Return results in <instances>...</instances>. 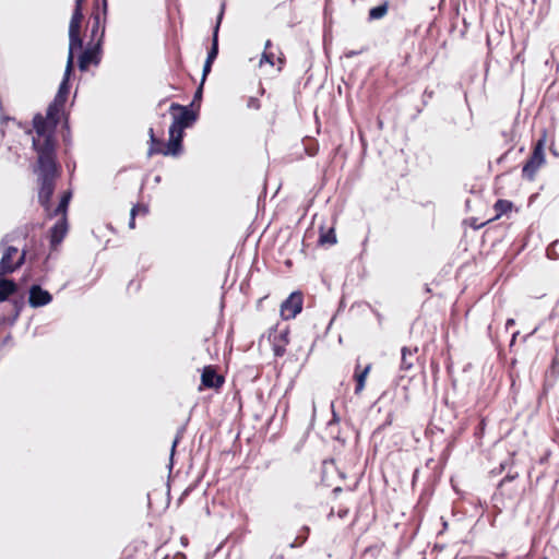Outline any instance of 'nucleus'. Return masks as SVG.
I'll use <instances>...</instances> for the list:
<instances>
[{
  "instance_id": "obj_37",
  "label": "nucleus",
  "mask_w": 559,
  "mask_h": 559,
  "mask_svg": "<svg viewBox=\"0 0 559 559\" xmlns=\"http://www.w3.org/2000/svg\"><path fill=\"white\" fill-rule=\"evenodd\" d=\"M199 481H200V478L197 479L194 483L190 484L183 491L182 493L180 495V497L178 498V503H181L187 497L190 496V493L192 491L195 490V488L198 487L199 485Z\"/></svg>"
},
{
  "instance_id": "obj_33",
  "label": "nucleus",
  "mask_w": 559,
  "mask_h": 559,
  "mask_svg": "<svg viewBox=\"0 0 559 559\" xmlns=\"http://www.w3.org/2000/svg\"><path fill=\"white\" fill-rule=\"evenodd\" d=\"M141 207V212L143 214H147L148 213V206L146 204H135L132 206L131 211H130V219H129V228L133 229L135 228V216H136V210H139Z\"/></svg>"
},
{
  "instance_id": "obj_5",
  "label": "nucleus",
  "mask_w": 559,
  "mask_h": 559,
  "mask_svg": "<svg viewBox=\"0 0 559 559\" xmlns=\"http://www.w3.org/2000/svg\"><path fill=\"white\" fill-rule=\"evenodd\" d=\"M192 104L181 105L179 103H171L169 112L173 116V121L181 128L189 129L195 124L200 117L199 108L192 109Z\"/></svg>"
},
{
  "instance_id": "obj_50",
  "label": "nucleus",
  "mask_w": 559,
  "mask_h": 559,
  "mask_svg": "<svg viewBox=\"0 0 559 559\" xmlns=\"http://www.w3.org/2000/svg\"><path fill=\"white\" fill-rule=\"evenodd\" d=\"M484 225H485V223H479V224H478V223H477V218H475V217H471V218H469V226H471L473 229H475V230H477V229L481 228Z\"/></svg>"
},
{
  "instance_id": "obj_38",
  "label": "nucleus",
  "mask_w": 559,
  "mask_h": 559,
  "mask_svg": "<svg viewBox=\"0 0 559 559\" xmlns=\"http://www.w3.org/2000/svg\"><path fill=\"white\" fill-rule=\"evenodd\" d=\"M78 53V68L81 72H86L88 70V67L92 66V62H90L80 52Z\"/></svg>"
},
{
  "instance_id": "obj_18",
  "label": "nucleus",
  "mask_w": 559,
  "mask_h": 559,
  "mask_svg": "<svg viewBox=\"0 0 559 559\" xmlns=\"http://www.w3.org/2000/svg\"><path fill=\"white\" fill-rule=\"evenodd\" d=\"M169 142H165L163 139H155L153 141H148V150L147 156L151 157L153 155L160 154L163 156L178 157L177 154L171 153Z\"/></svg>"
},
{
  "instance_id": "obj_36",
  "label": "nucleus",
  "mask_w": 559,
  "mask_h": 559,
  "mask_svg": "<svg viewBox=\"0 0 559 559\" xmlns=\"http://www.w3.org/2000/svg\"><path fill=\"white\" fill-rule=\"evenodd\" d=\"M204 83L203 81L200 82L198 87L194 91L193 98H192V105L198 104V108L200 109L201 102L203 99V91H204Z\"/></svg>"
},
{
  "instance_id": "obj_25",
  "label": "nucleus",
  "mask_w": 559,
  "mask_h": 559,
  "mask_svg": "<svg viewBox=\"0 0 559 559\" xmlns=\"http://www.w3.org/2000/svg\"><path fill=\"white\" fill-rule=\"evenodd\" d=\"M28 237V228L27 226L19 227L11 233L3 236V238L0 241V246H4L8 242H14L19 240L20 238L26 239Z\"/></svg>"
},
{
  "instance_id": "obj_43",
  "label": "nucleus",
  "mask_w": 559,
  "mask_h": 559,
  "mask_svg": "<svg viewBox=\"0 0 559 559\" xmlns=\"http://www.w3.org/2000/svg\"><path fill=\"white\" fill-rule=\"evenodd\" d=\"M512 151H513V146H511V147H510V148H508L503 154H501V155L497 158L496 163H497L498 165H501V164H504V163H507L508 160H510L511 155H512Z\"/></svg>"
},
{
  "instance_id": "obj_28",
  "label": "nucleus",
  "mask_w": 559,
  "mask_h": 559,
  "mask_svg": "<svg viewBox=\"0 0 559 559\" xmlns=\"http://www.w3.org/2000/svg\"><path fill=\"white\" fill-rule=\"evenodd\" d=\"M70 90H71V84H67V83H61L59 84L58 86V90H57V93L53 97L52 100H56L60 104H66L67 105V102H68V98H69V94H70Z\"/></svg>"
},
{
  "instance_id": "obj_7",
  "label": "nucleus",
  "mask_w": 559,
  "mask_h": 559,
  "mask_svg": "<svg viewBox=\"0 0 559 559\" xmlns=\"http://www.w3.org/2000/svg\"><path fill=\"white\" fill-rule=\"evenodd\" d=\"M304 307V294L301 290L292 292L281 304L280 314L283 320L295 319Z\"/></svg>"
},
{
  "instance_id": "obj_61",
  "label": "nucleus",
  "mask_w": 559,
  "mask_h": 559,
  "mask_svg": "<svg viewBox=\"0 0 559 559\" xmlns=\"http://www.w3.org/2000/svg\"><path fill=\"white\" fill-rule=\"evenodd\" d=\"M515 324V320L513 318H509L507 321H506V329L509 330L511 326H513Z\"/></svg>"
},
{
  "instance_id": "obj_4",
  "label": "nucleus",
  "mask_w": 559,
  "mask_h": 559,
  "mask_svg": "<svg viewBox=\"0 0 559 559\" xmlns=\"http://www.w3.org/2000/svg\"><path fill=\"white\" fill-rule=\"evenodd\" d=\"M107 15H108V0H102L100 4L96 3L93 7L92 13H91V29H90V36L88 41L90 43H97V40H100L104 45L105 43V34H106V24H107Z\"/></svg>"
},
{
  "instance_id": "obj_6",
  "label": "nucleus",
  "mask_w": 559,
  "mask_h": 559,
  "mask_svg": "<svg viewBox=\"0 0 559 559\" xmlns=\"http://www.w3.org/2000/svg\"><path fill=\"white\" fill-rule=\"evenodd\" d=\"M45 283V276H37L35 283H33L27 289V304L31 308L37 309L49 305L53 297L51 293L43 288Z\"/></svg>"
},
{
  "instance_id": "obj_30",
  "label": "nucleus",
  "mask_w": 559,
  "mask_h": 559,
  "mask_svg": "<svg viewBox=\"0 0 559 559\" xmlns=\"http://www.w3.org/2000/svg\"><path fill=\"white\" fill-rule=\"evenodd\" d=\"M49 259H50V254H46L45 258L43 259V261H38L36 262L34 265H32V269L34 270L35 273H41L40 276H45V281L47 280V274L48 272L51 270L50 265H49Z\"/></svg>"
},
{
  "instance_id": "obj_35",
  "label": "nucleus",
  "mask_w": 559,
  "mask_h": 559,
  "mask_svg": "<svg viewBox=\"0 0 559 559\" xmlns=\"http://www.w3.org/2000/svg\"><path fill=\"white\" fill-rule=\"evenodd\" d=\"M286 345L277 341V336H274L272 350L275 357H283L286 352Z\"/></svg>"
},
{
  "instance_id": "obj_47",
  "label": "nucleus",
  "mask_w": 559,
  "mask_h": 559,
  "mask_svg": "<svg viewBox=\"0 0 559 559\" xmlns=\"http://www.w3.org/2000/svg\"><path fill=\"white\" fill-rule=\"evenodd\" d=\"M366 50H367V47H362V48H361V49H359V50H346V51L344 52V55H343V56H344L345 58H348V59H349V58H354V57H356V56H358V55L362 53V52H364V51H366Z\"/></svg>"
},
{
  "instance_id": "obj_24",
  "label": "nucleus",
  "mask_w": 559,
  "mask_h": 559,
  "mask_svg": "<svg viewBox=\"0 0 559 559\" xmlns=\"http://www.w3.org/2000/svg\"><path fill=\"white\" fill-rule=\"evenodd\" d=\"M389 5H390L389 1L384 0L380 4L370 8L368 11V20L369 21H378V20L383 19L389 11Z\"/></svg>"
},
{
  "instance_id": "obj_63",
  "label": "nucleus",
  "mask_w": 559,
  "mask_h": 559,
  "mask_svg": "<svg viewBox=\"0 0 559 559\" xmlns=\"http://www.w3.org/2000/svg\"><path fill=\"white\" fill-rule=\"evenodd\" d=\"M66 166H67L68 170L70 171V174H73V171L75 169V163L74 162L73 163L67 162Z\"/></svg>"
},
{
  "instance_id": "obj_31",
  "label": "nucleus",
  "mask_w": 559,
  "mask_h": 559,
  "mask_svg": "<svg viewBox=\"0 0 559 559\" xmlns=\"http://www.w3.org/2000/svg\"><path fill=\"white\" fill-rule=\"evenodd\" d=\"M546 144H547V129L543 128L540 130L539 138L533 143L532 151L539 153V154H545Z\"/></svg>"
},
{
  "instance_id": "obj_32",
  "label": "nucleus",
  "mask_w": 559,
  "mask_h": 559,
  "mask_svg": "<svg viewBox=\"0 0 559 559\" xmlns=\"http://www.w3.org/2000/svg\"><path fill=\"white\" fill-rule=\"evenodd\" d=\"M507 469L508 471H507V474L504 475V477H502L499 480L500 488L506 487L510 483H513L519 477V473L516 471H513L510 463H509V466L507 467Z\"/></svg>"
},
{
  "instance_id": "obj_20",
  "label": "nucleus",
  "mask_w": 559,
  "mask_h": 559,
  "mask_svg": "<svg viewBox=\"0 0 559 559\" xmlns=\"http://www.w3.org/2000/svg\"><path fill=\"white\" fill-rule=\"evenodd\" d=\"M29 252V264L34 265L38 262L45 253V246L41 240H37L35 237L29 239L28 245H26Z\"/></svg>"
},
{
  "instance_id": "obj_49",
  "label": "nucleus",
  "mask_w": 559,
  "mask_h": 559,
  "mask_svg": "<svg viewBox=\"0 0 559 559\" xmlns=\"http://www.w3.org/2000/svg\"><path fill=\"white\" fill-rule=\"evenodd\" d=\"M340 423V416L338 414L335 412L334 409V405L332 404V418L330 419V421L328 423V426H333L334 424H338Z\"/></svg>"
},
{
  "instance_id": "obj_40",
  "label": "nucleus",
  "mask_w": 559,
  "mask_h": 559,
  "mask_svg": "<svg viewBox=\"0 0 559 559\" xmlns=\"http://www.w3.org/2000/svg\"><path fill=\"white\" fill-rule=\"evenodd\" d=\"M276 336H277L278 342L288 344L289 343V328L285 326L284 329H282L278 332V334Z\"/></svg>"
},
{
  "instance_id": "obj_2",
  "label": "nucleus",
  "mask_w": 559,
  "mask_h": 559,
  "mask_svg": "<svg viewBox=\"0 0 559 559\" xmlns=\"http://www.w3.org/2000/svg\"><path fill=\"white\" fill-rule=\"evenodd\" d=\"M34 152L37 156L34 171L38 176V203L47 213L51 210L56 182L61 177L62 166L58 160L57 152Z\"/></svg>"
},
{
  "instance_id": "obj_44",
  "label": "nucleus",
  "mask_w": 559,
  "mask_h": 559,
  "mask_svg": "<svg viewBox=\"0 0 559 559\" xmlns=\"http://www.w3.org/2000/svg\"><path fill=\"white\" fill-rule=\"evenodd\" d=\"M509 466V460H504L503 462H501L499 464L498 467L493 468L490 471V474L492 476H497V475H500L502 472H504L507 469V467Z\"/></svg>"
},
{
  "instance_id": "obj_39",
  "label": "nucleus",
  "mask_w": 559,
  "mask_h": 559,
  "mask_svg": "<svg viewBox=\"0 0 559 559\" xmlns=\"http://www.w3.org/2000/svg\"><path fill=\"white\" fill-rule=\"evenodd\" d=\"M182 438H180L179 436H175L174 440H173V443H171V449H170V455H169V469L173 468V465H174V455H175V452H176V448L178 447V444L180 443Z\"/></svg>"
},
{
  "instance_id": "obj_10",
  "label": "nucleus",
  "mask_w": 559,
  "mask_h": 559,
  "mask_svg": "<svg viewBox=\"0 0 559 559\" xmlns=\"http://www.w3.org/2000/svg\"><path fill=\"white\" fill-rule=\"evenodd\" d=\"M546 164V154L531 152L522 167V178L534 181L538 169Z\"/></svg>"
},
{
  "instance_id": "obj_15",
  "label": "nucleus",
  "mask_w": 559,
  "mask_h": 559,
  "mask_svg": "<svg viewBox=\"0 0 559 559\" xmlns=\"http://www.w3.org/2000/svg\"><path fill=\"white\" fill-rule=\"evenodd\" d=\"M224 384V378L219 376L212 365L204 366L201 373V385L207 389H218Z\"/></svg>"
},
{
  "instance_id": "obj_46",
  "label": "nucleus",
  "mask_w": 559,
  "mask_h": 559,
  "mask_svg": "<svg viewBox=\"0 0 559 559\" xmlns=\"http://www.w3.org/2000/svg\"><path fill=\"white\" fill-rule=\"evenodd\" d=\"M260 62L261 63L265 62V63H269L271 66H274V53L273 52H266L264 50L263 53H262Z\"/></svg>"
},
{
  "instance_id": "obj_56",
  "label": "nucleus",
  "mask_w": 559,
  "mask_h": 559,
  "mask_svg": "<svg viewBox=\"0 0 559 559\" xmlns=\"http://www.w3.org/2000/svg\"><path fill=\"white\" fill-rule=\"evenodd\" d=\"M348 514V509H340L337 511V515L340 519H345Z\"/></svg>"
},
{
  "instance_id": "obj_42",
  "label": "nucleus",
  "mask_w": 559,
  "mask_h": 559,
  "mask_svg": "<svg viewBox=\"0 0 559 559\" xmlns=\"http://www.w3.org/2000/svg\"><path fill=\"white\" fill-rule=\"evenodd\" d=\"M35 272L32 267H27L20 278L22 285H26L31 278L35 276Z\"/></svg>"
},
{
  "instance_id": "obj_21",
  "label": "nucleus",
  "mask_w": 559,
  "mask_h": 559,
  "mask_svg": "<svg viewBox=\"0 0 559 559\" xmlns=\"http://www.w3.org/2000/svg\"><path fill=\"white\" fill-rule=\"evenodd\" d=\"M360 365L357 364L356 366V370H355V374H354V378H355V393L358 394L360 393L365 385H366V380H367V377L371 370V365H367L362 370L358 371Z\"/></svg>"
},
{
  "instance_id": "obj_60",
  "label": "nucleus",
  "mask_w": 559,
  "mask_h": 559,
  "mask_svg": "<svg viewBox=\"0 0 559 559\" xmlns=\"http://www.w3.org/2000/svg\"><path fill=\"white\" fill-rule=\"evenodd\" d=\"M185 431H186V425H182V426H180V427L177 429L176 436H179L180 438H182V437H183Z\"/></svg>"
},
{
  "instance_id": "obj_55",
  "label": "nucleus",
  "mask_w": 559,
  "mask_h": 559,
  "mask_svg": "<svg viewBox=\"0 0 559 559\" xmlns=\"http://www.w3.org/2000/svg\"><path fill=\"white\" fill-rule=\"evenodd\" d=\"M549 152H550L554 156H556V157H558V156H559V151H558V150H557V147L555 146V143H554V142H551V143H550V145H549Z\"/></svg>"
},
{
  "instance_id": "obj_1",
  "label": "nucleus",
  "mask_w": 559,
  "mask_h": 559,
  "mask_svg": "<svg viewBox=\"0 0 559 559\" xmlns=\"http://www.w3.org/2000/svg\"><path fill=\"white\" fill-rule=\"evenodd\" d=\"M66 118L70 119V111L67 110L66 104L56 100L48 104L45 116L41 112H36L32 119V130L25 131L27 134H31L32 131L35 132V136L32 139L33 151L58 153V127Z\"/></svg>"
},
{
  "instance_id": "obj_62",
  "label": "nucleus",
  "mask_w": 559,
  "mask_h": 559,
  "mask_svg": "<svg viewBox=\"0 0 559 559\" xmlns=\"http://www.w3.org/2000/svg\"><path fill=\"white\" fill-rule=\"evenodd\" d=\"M306 152H307V154H308L309 156H313V155H316V154H317V152H318V146H316V147H310V148H306Z\"/></svg>"
},
{
  "instance_id": "obj_52",
  "label": "nucleus",
  "mask_w": 559,
  "mask_h": 559,
  "mask_svg": "<svg viewBox=\"0 0 559 559\" xmlns=\"http://www.w3.org/2000/svg\"><path fill=\"white\" fill-rule=\"evenodd\" d=\"M248 107L258 109L260 107V100L255 97H250L248 100Z\"/></svg>"
},
{
  "instance_id": "obj_48",
  "label": "nucleus",
  "mask_w": 559,
  "mask_h": 559,
  "mask_svg": "<svg viewBox=\"0 0 559 559\" xmlns=\"http://www.w3.org/2000/svg\"><path fill=\"white\" fill-rule=\"evenodd\" d=\"M502 136L507 139V142H513L515 140V131L511 129L510 131H502Z\"/></svg>"
},
{
  "instance_id": "obj_12",
  "label": "nucleus",
  "mask_w": 559,
  "mask_h": 559,
  "mask_svg": "<svg viewBox=\"0 0 559 559\" xmlns=\"http://www.w3.org/2000/svg\"><path fill=\"white\" fill-rule=\"evenodd\" d=\"M185 128H181L179 124H176L175 121L171 122L168 129V142L170 144V152L177 154V156H181L185 146L183 139L186 135Z\"/></svg>"
},
{
  "instance_id": "obj_19",
  "label": "nucleus",
  "mask_w": 559,
  "mask_h": 559,
  "mask_svg": "<svg viewBox=\"0 0 559 559\" xmlns=\"http://www.w3.org/2000/svg\"><path fill=\"white\" fill-rule=\"evenodd\" d=\"M516 493L518 490L515 488L508 487V485L506 487L500 488L498 484L491 499L497 508H499V506L506 507V499L513 500Z\"/></svg>"
},
{
  "instance_id": "obj_3",
  "label": "nucleus",
  "mask_w": 559,
  "mask_h": 559,
  "mask_svg": "<svg viewBox=\"0 0 559 559\" xmlns=\"http://www.w3.org/2000/svg\"><path fill=\"white\" fill-rule=\"evenodd\" d=\"M9 274L0 272V305L10 302L12 311L10 314L0 317V325H13L25 307V294L19 293V283Z\"/></svg>"
},
{
  "instance_id": "obj_11",
  "label": "nucleus",
  "mask_w": 559,
  "mask_h": 559,
  "mask_svg": "<svg viewBox=\"0 0 559 559\" xmlns=\"http://www.w3.org/2000/svg\"><path fill=\"white\" fill-rule=\"evenodd\" d=\"M69 230L68 217H59L48 229V240L51 250H55L64 239Z\"/></svg>"
},
{
  "instance_id": "obj_41",
  "label": "nucleus",
  "mask_w": 559,
  "mask_h": 559,
  "mask_svg": "<svg viewBox=\"0 0 559 559\" xmlns=\"http://www.w3.org/2000/svg\"><path fill=\"white\" fill-rule=\"evenodd\" d=\"M213 61H210V60H206L204 61L203 63V68H202V78H201V81L205 82L206 81V78L209 76V74L211 73L212 71V67H213Z\"/></svg>"
},
{
  "instance_id": "obj_54",
  "label": "nucleus",
  "mask_w": 559,
  "mask_h": 559,
  "mask_svg": "<svg viewBox=\"0 0 559 559\" xmlns=\"http://www.w3.org/2000/svg\"><path fill=\"white\" fill-rule=\"evenodd\" d=\"M484 429H485V420L481 419L478 424H477V427L475 429V435L476 436H479L481 433H484Z\"/></svg>"
},
{
  "instance_id": "obj_64",
  "label": "nucleus",
  "mask_w": 559,
  "mask_h": 559,
  "mask_svg": "<svg viewBox=\"0 0 559 559\" xmlns=\"http://www.w3.org/2000/svg\"><path fill=\"white\" fill-rule=\"evenodd\" d=\"M148 136H150L148 141H153V140L157 139V136L155 135L154 128H152V127L148 129Z\"/></svg>"
},
{
  "instance_id": "obj_59",
  "label": "nucleus",
  "mask_w": 559,
  "mask_h": 559,
  "mask_svg": "<svg viewBox=\"0 0 559 559\" xmlns=\"http://www.w3.org/2000/svg\"><path fill=\"white\" fill-rule=\"evenodd\" d=\"M430 367H431V369H432V372H433L435 374H437V373H438V371H439V364H438V362H436L435 360H432V361H431V364H430Z\"/></svg>"
},
{
  "instance_id": "obj_57",
  "label": "nucleus",
  "mask_w": 559,
  "mask_h": 559,
  "mask_svg": "<svg viewBox=\"0 0 559 559\" xmlns=\"http://www.w3.org/2000/svg\"><path fill=\"white\" fill-rule=\"evenodd\" d=\"M277 325H274L272 328H270L269 330V338L273 337L274 338V335H277Z\"/></svg>"
},
{
  "instance_id": "obj_13",
  "label": "nucleus",
  "mask_w": 559,
  "mask_h": 559,
  "mask_svg": "<svg viewBox=\"0 0 559 559\" xmlns=\"http://www.w3.org/2000/svg\"><path fill=\"white\" fill-rule=\"evenodd\" d=\"M85 0H74V8L69 23L68 36L82 37L81 36V22L83 20V3Z\"/></svg>"
},
{
  "instance_id": "obj_14",
  "label": "nucleus",
  "mask_w": 559,
  "mask_h": 559,
  "mask_svg": "<svg viewBox=\"0 0 559 559\" xmlns=\"http://www.w3.org/2000/svg\"><path fill=\"white\" fill-rule=\"evenodd\" d=\"M76 52L83 55L90 62H92V66L97 67L102 62L104 45L100 40H97V43L87 41L86 45L83 44L82 49Z\"/></svg>"
},
{
  "instance_id": "obj_58",
  "label": "nucleus",
  "mask_w": 559,
  "mask_h": 559,
  "mask_svg": "<svg viewBox=\"0 0 559 559\" xmlns=\"http://www.w3.org/2000/svg\"><path fill=\"white\" fill-rule=\"evenodd\" d=\"M519 334H520L519 331H515V332L512 333V336H511V340H510V344H509L510 347H512L515 344L516 337H518Z\"/></svg>"
},
{
  "instance_id": "obj_26",
  "label": "nucleus",
  "mask_w": 559,
  "mask_h": 559,
  "mask_svg": "<svg viewBox=\"0 0 559 559\" xmlns=\"http://www.w3.org/2000/svg\"><path fill=\"white\" fill-rule=\"evenodd\" d=\"M337 242L336 233L334 227H330L326 230L323 227L320 228V235L318 239V243L321 246L324 245H335Z\"/></svg>"
},
{
  "instance_id": "obj_17",
  "label": "nucleus",
  "mask_w": 559,
  "mask_h": 559,
  "mask_svg": "<svg viewBox=\"0 0 559 559\" xmlns=\"http://www.w3.org/2000/svg\"><path fill=\"white\" fill-rule=\"evenodd\" d=\"M19 252V248L15 246H7L2 252V257L0 259V272L5 274L14 273V257Z\"/></svg>"
},
{
  "instance_id": "obj_45",
  "label": "nucleus",
  "mask_w": 559,
  "mask_h": 559,
  "mask_svg": "<svg viewBox=\"0 0 559 559\" xmlns=\"http://www.w3.org/2000/svg\"><path fill=\"white\" fill-rule=\"evenodd\" d=\"M392 421H393V414L389 413L385 420L380 426H378V428L374 430L373 433H377V432L383 430L384 428L391 426Z\"/></svg>"
},
{
  "instance_id": "obj_8",
  "label": "nucleus",
  "mask_w": 559,
  "mask_h": 559,
  "mask_svg": "<svg viewBox=\"0 0 559 559\" xmlns=\"http://www.w3.org/2000/svg\"><path fill=\"white\" fill-rule=\"evenodd\" d=\"M225 10H226V2L223 1L221 3L219 11L216 15L215 24L212 28L211 46L207 50V55L205 58L206 60H210L213 62H215V60L218 57V52H219V28H221V25H222L224 15H225Z\"/></svg>"
},
{
  "instance_id": "obj_9",
  "label": "nucleus",
  "mask_w": 559,
  "mask_h": 559,
  "mask_svg": "<svg viewBox=\"0 0 559 559\" xmlns=\"http://www.w3.org/2000/svg\"><path fill=\"white\" fill-rule=\"evenodd\" d=\"M83 47V37H69V47H68V57L66 69L63 72V76L61 83L71 84V79L74 76V57L78 50H81Z\"/></svg>"
},
{
  "instance_id": "obj_23",
  "label": "nucleus",
  "mask_w": 559,
  "mask_h": 559,
  "mask_svg": "<svg viewBox=\"0 0 559 559\" xmlns=\"http://www.w3.org/2000/svg\"><path fill=\"white\" fill-rule=\"evenodd\" d=\"M60 126V135L61 140L66 146L64 154H68L72 146V133H71V124L70 119L66 118Z\"/></svg>"
},
{
  "instance_id": "obj_51",
  "label": "nucleus",
  "mask_w": 559,
  "mask_h": 559,
  "mask_svg": "<svg viewBox=\"0 0 559 559\" xmlns=\"http://www.w3.org/2000/svg\"><path fill=\"white\" fill-rule=\"evenodd\" d=\"M0 120H1V123L8 122V121H14V122H16V124L20 128L23 127L21 121H16V119L14 117H11V116H1Z\"/></svg>"
},
{
  "instance_id": "obj_53",
  "label": "nucleus",
  "mask_w": 559,
  "mask_h": 559,
  "mask_svg": "<svg viewBox=\"0 0 559 559\" xmlns=\"http://www.w3.org/2000/svg\"><path fill=\"white\" fill-rule=\"evenodd\" d=\"M163 559H187L186 554L178 551L174 556H165Z\"/></svg>"
},
{
  "instance_id": "obj_27",
  "label": "nucleus",
  "mask_w": 559,
  "mask_h": 559,
  "mask_svg": "<svg viewBox=\"0 0 559 559\" xmlns=\"http://www.w3.org/2000/svg\"><path fill=\"white\" fill-rule=\"evenodd\" d=\"M514 207L512 201L507 199H498L493 204V210L496 211V218L501 217L504 214L511 212Z\"/></svg>"
},
{
  "instance_id": "obj_34",
  "label": "nucleus",
  "mask_w": 559,
  "mask_h": 559,
  "mask_svg": "<svg viewBox=\"0 0 559 559\" xmlns=\"http://www.w3.org/2000/svg\"><path fill=\"white\" fill-rule=\"evenodd\" d=\"M29 262V252L27 247L22 248L19 258L14 262V272L20 270L26 262Z\"/></svg>"
},
{
  "instance_id": "obj_22",
  "label": "nucleus",
  "mask_w": 559,
  "mask_h": 559,
  "mask_svg": "<svg viewBox=\"0 0 559 559\" xmlns=\"http://www.w3.org/2000/svg\"><path fill=\"white\" fill-rule=\"evenodd\" d=\"M418 348L415 347L414 350L408 348L407 346H403L401 349V370H409L414 366V359H416L415 354Z\"/></svg>"
},
{
  "instance_id": "obj_29",
  "label": "nucleus",
  "mask_w": 559,
  "mask_h": 559,
  "mask_svg": "<svg viewBox=\"0 0 559 559\" xmlns=\"http://www.w3.org/2000/svg\"><path fill=\"white\" fill-rule=\"evenodd\" d=\"M310 534V527L308 525H304L299 531V534L296 538L289 544L290 548H299L301 547L308 539Z\"/></svg>"
},
{
  "instance_id": "obj_16",
  "label": "nucleus",
  "mask_w": 559,
  "mask_h": 559,
  "mask_svg": "<svg viewBox=\"0 0 559 559\" xmlns=\"http://www.w3.org/2000/svg\"><path fill=\"white\" fill-rule=\"evenodd\" d=\"M72 197H73L72 189L64 190L60 194L57 206L56 207L51 206V210L49 212H47V216L49 218H53L57 216L68 217V211H69V206H70V202L72 200Z\"/></svg>"
}]
</instances>
